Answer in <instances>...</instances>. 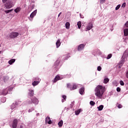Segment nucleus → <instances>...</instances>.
Returning <instances> with one entry per match:
<instances>
[{"instance_id":"1","label":"nucleus","mask_w":128,"mask_h":128,"mask_svg":"<svg viewBox=\"0 0 128 128\" xmlns=\"http://www.w3.org/2000/svg\"><path fill=\"white\" fill-rule=\"evenodd\" d=\"M104 92H106V87L98 85L95 89V96L98 98H102Z\"/></svg>"},{"instance_id":"2","label":"nucleus","mask_w":128,"mask_h":128,"mask_svg":"<svg viewBox=\"0 0 128 128\" xmlns=\"http://www.w3.org/2000/svg\"><path fill=\"white\" fill-rule=\"evenodd\" d=\"M20 34L18 32H12L9 34V36L10 38H18Z\"/></svg>"},{"instance_id":"3","label":"nucleus","mask_w":128,"mask_h":128,"mask_svg":"<svg viewBox=\"0 0 128 128\" xmlns=\"http://www.w3.org/2000/svg\"><path fill=\"white\" fill-rule=\"evenodd\" d=\"M5 8H12V2L10 0H8L5 4Z\"/></svg>"},{"instance_id":"4","label":"nucleus","mask_w":128,"mask_h":128,"mask_svg":"<svg viewBox=\"0 0 128 128\" xmlns=\"http://www.w3.org/2000/svg\"><path fill=\"white\" fill-rule=\"evenodd\" d=\"M32 101H29L28 104H38V100L36 98V97H34L31 98Z\"/></svg>"},{"instance_id":"5","label":"nucleus","mask_w":128,"mask_h":128,"mask_svg":"<svg viewBox=\"0 0 128 128\" xmlns=\"http://www.w3.org/2000/svg\"><path fill=\"white\" fill-rule=\"evenodd\" d=\"M12 90V88H6L2 92H1L0 94H4V96H6V95L8 94V90Z\"/></svg>"},{"instance_id":"6","label":"nucleus","mask_w":128,"mask_h":128,"mask_svg":"<svg viewBox=\"0 0 128 128\" xmlns=\"http://www.w3.org/2000/svg\"><path fill=\"white\" fill-rule=\"evenodd\" d=\"M12 128H18V120L16 118L14 119V120H13V122L12 124Z\"/></svg>"},{"instance_id":"7","label":"nucleus","mask_w":128,"mask_h":128,"mask_svg":"<svg viewBox=\"0 0 128 128\" xmlns=\"http://www.w3.org/2000/svg\"><path fill=\"white\" fill-rule=\"evenodd\" d=\"M84 44H80L78 48V52L82 50H84Z\"/></svg>"},{"instance_id":"8","label":"nucleus","mask_w":128,"mask_h":128,"mask_svg":"<svg viewBox=\"0 0 128 128\" xmlns=\"http://www.w3.org/2000/svg\"><path fill=\"white\" fill-rule=\"evenodd\" d=\"M37 12H38L37 10H35L30 14V18H31V20H32V18H34V16L36 14Z\"/></svg>"},{"instance_id":"9","label":"nucleus","mask_w":128,"mask_h":128,"mask_svg":"<svg viewBox=\"0 0 128 128\" xmlns=\"http://www.w3.org/2000/svg\"><path fill=\"white\" fill-rule=\"evenodd\" d=\"M46 122H48V124H52V120H50V116H47L46 118Z\"/></svg>"},{"instance_id":"10","label":"nucleus","mask_w":128,"mask_h":128,"mask_svg":"<svg viewBox=\"0 0 128 128\" xmlns=\"http://www.w3.org/2000/svg\"><path fill=\"white\" fill-rule=\"evenodd\" d=\"M28 94L30 98H32L34 96V90H29V92L28 93Z\"/></svg>"},{"instance_id":"11","label":"nucleus","mask_w":128,"mask_h":128,"mask_svg":"<svg viewBox=\"0 0 128 128\" xmlns=\"http://www.w3.org/2000/svg\"><path fill=\"white\" fill-rule=\"evenodd\" d=\"M92 28V22H90L87 26L86 30H90Z\"/></svg>"},{"instance_id":"12","label":"nucleus","mask_w":128,"mask_h":128,"mask_svg":"<svg viewBox=\"0 0 128 128\" xmlns=\"http://www.w3.org/2000/svg\"><path fill=\"white\" fill-rule=\"evenodd\" d=\"M60 80V76L58 75H57L54 78L53 82H56L58 80Z\"/></svg>"},{"instance_id":"13","label":"nucleus","mask_w":128,"mask_h":128,"mask_svg":"<svg viewBox=\"0 0 128 128\" xmlns=\"http://www.w3.org/2000/svg\"><path fill=\"white\" fill-rule=\"evenodd\" d=\"M79 92L80 94H84V87L81 88L79 90Z\"/></svg>"},{"instance_id":"14","label":"nucleus","mask_w":128,"mask_h":128,"mask_svg":"<svg viewBox=\"0 0 128 128\" xmlns=\"http://www.w3.org/2000/svg\"><path fill=\"white\" fill-rule=\"evenodd\" d=\"M81 112H82V109H78V110L75 111V114L76 116H78Z\"/></svg>"},{"instance_id":"15","label":"nucleus","mask_w":128,"mask_h":128,"mask_svg":"<svg viewBox=\"0 0 128 128\" xmlns=\"http://www.w3.org/2000/svg\"><path fill=\"white\" fill-rule=\"evenodd\" d=\"M124 36H128V28H126L125 30H124Z\"/></svg>"},{"instance_id":"16","label":"nucleus","mask_w":128,"mask_h":128,"mask_svg":"<svg viewBox=\"0 0 128 128\" xmlns=\"http://www.w3.org/2000/svg\"><path fill=\"white\" fill-rule=\"evenodd\" d=\"M62 124H64V121H62V120H60L58 122V126L60 128H62Z\"/></svg>"},{"instance_id":"17","label":"nucleus","mask_w":128,"mask_h":128,"mask_svg":"<svg viewBox=\"0 0 128 128\" xmlns=\"http://www.w3.org/2000/svg\"><path fill=\"white\" fill-rule=\"evenodd\" d=\"M14 62H16V59H11L8 62V63L9 64H12Z\"/></svg>"},{"instance_id":"18","label":"nucleus","mask_w":128,"mask_h":128,"mask_svg":"<svg viewBox=\"0 0 128 128\" xmlns=\"http://www.w3.org/2000/svg\"><path fill=\"white\" fill-rule=\"evenodd\" d=\"M38 84H40V81H34L32 83V85L34 86H38Z\"/></svg>"},{"instance_id":"19","label":"nucleus","mask_w":128,"mask_h":128,"mask_svg":"<svg viewBox=\"0 0 128 128\" xmlns=\"http://www.w3.org/2000/svg\"><path fill=\"white\" fill-rule=\"evenodd\" d=\"M56 48H59L60 46V40H58L56 42Z\"/></svg>"},{"instance_id":"20","label":"nucleus","mask_w":128,"mask_h":128,"mask_svg":"<svg viewBox=\"0 0 128 128\" xmlns=\"http://www.w3.org/2000/svg\"><path fill=\"white\" fill-rule=\"evenodd\" d=\"M70 26V22H66V28H67V30H69Z\"/></svg>"},{"instance_id":"21","label":"nucleus","mask_w":128,"mask_h":128,"mask_svg":"<svg viewBox=\"0 0 128 128\" xmlns=\"http://www.w3.org/2000/svg\"><path fill=\"white\" fill-rule=\"evenodd\" d=\"M21 10H22V8H20L18 7V8H16V9L14 10V12H15L18 13V12H20V11Z\"/></svg>"},{"instance_id":"22","label":"nucleus","mask_w":128,"mask_h":128,"mask_svg":"<svg viewBox=\"0 0 128 128\" xmlns=\"http://www.w3.org/2000/svg\"><path fill=\"white\" fill-rule=\"evenodd\" d=\"M60 60H56L54 64L55 66H58V64H60Z\"/></svg>"},{"instance_id":"23","label":"nucleus","mask_w":128,"mask_h":128,"mask_svg":"<svg viewBox=\"0 0 128 128\" xmlns=\"http://www.w3.org/2000/svg\"><path fill=\"white\" fill-rule=\"evenodd\" d=\"M110 82V79L108 78H106L104 79V84H107Z\"/></svg>"},{"instance_id":"24","label":"nucleus","mask_w":128,"mask_h":128,"mask_svg":"<svg viewBox=\"0 0 128 128\" xmlns=\"http://www.w3.org/2000/svg\"><path fill=\"white\" fill-rule=\"evenodd\" d=\"M98 110H102L104 108V105H100L98 107Z\"/></svg>"},{"instance_id":"25","label":"nucleus","mask_w":128,"mask_h":128,"mask_svg":"<svg viewBox=\"0 0 128 128\" xmlns=\"http://www.w3.org/2000/svg\"><path fill=\"white\" fill-rule=\"evenodd\" d=\"M77 25L78 26V28H80L82 27V22H78L77 24Z\"/></svg>"},{"instance_id":"26","label":"nucleus","mask_w":128,"mask_h":128,"mask_svg":"<svg viewBox=\"0 0 128 128\" xmlns=\"http://www.w3.org/2000/svg\"><path fill=\"white\" fill-rule=\"evenodd\" d=\"M116 106L117 108H122V105L121 104H118V103H117Z\"/></svg>"},{"instance_id":"27","label":"nucleus","mask_w":128,"mask_h":128,"mask_svg":"<svg viewBox=\"0 0 128 128\" xmlns=\"http://www.w3.org/2000/svg\"><path fill=\"white\" fill-rule=\"evenodd\" d=\"M76 88H77V86H76V85L74 84L72 89H70V90H76Z\"/></svg>"},{"instance_id":"28","label":"nucleus","mask_w":128,"mask_h":128,"mask_svg":"<svg viewBox=\"0 0 128 128\" xmlns=\"http://www.w3.org/2000/svg\"><path fill=\"white\" fill-rule=\"evenodd\" d=\"M124 60H122L120 62H119V66H122V65L124 64Z\"/></svg>"},{"instance_id":"29","label":"nucleus","mask_w":128,"mask_h":128,"mask_svg":"<svg viewBox=\"0 0 128 128\" xmlns=\"http://www.w3.org/2000/svg\"><path fill=\"white\" fill-rule=\"evenodd\" d=\"M90 106H94V104H96V103L94 101H90Z\"/></svg>"},{"instance_id":"30","label":"nucleus","mask_w":128,"mask_h":128,"mask_svg":"<svg viewBox=\"0 0 128 128\" xmlns=\"http://www.w3.org/2000/svg\"><path fill=\"white\" fill-rule=\"evenodd\" d=\"M112 54H109L108 56H107V60H110V58H112Z\"/></svg>"},{"instance_id":"31","label":"nucleus","mask_w":128,"mask_h":128,"mask_svg":"<svg viewBox=\"0 0 128 128\" xmlns=\"http://www.w3.org/2000/svg\"><path fill=\"white\" fill-rule=\"evenodd\" d=\"M120 8V4L118 5L116 8V10H118Z\"/></svg>"},{"instance_id":"32","label":"nucleus","mask_w":128,"mask_h":128,"mask_svg":"<svg viewBox=\"0 0 128 128\" xmlns=\"http://www.w3.org/2000/svg\"><path fill=\"white\" fill-rule=\"evenodd\" d=\"M16 108V104H12L11 106V108L12 110H14Z\"/></svg>"},{"instance_id":"33","label":"nucleus","mask_w":128,"mask_h":128,"mask_svg":"<svg viewBox=\"0 0 128 128\" xmlns=\"http://www.w3.org/2000/svg\"><path fill=\"white\" fill-rule=\"evenodd\" d=\"M124 56H128V49H127L124 52Z\"/></svg>"},{"instance_id":"34","label":"nucleus","mask_w":128,"mask_h":128,"mask_svg":"<svg viewBox=\"0 0 128 128\" xmlns=\"http://www.w3.org/2000/svg\"><path fill=\"white\" fill-rule=\"evenodd\" d=\"M97 70L98 72H100V70H102V67L100 66H98L97 68Z\"/></svg>"},{"instance_id":"35","label":"nucleus","mask_w":128,"mask_h":128,"mask_svg":"<svg viewBox=\"0 0 128 128\" xmlns=\"http://www.w3.org/2000/svg\"><path fill=\"white\" fill-rule=\"evenodd\" d=\"M120 84L121 86H124V82L122 80H120Z\"/></svg>"},{"instance_id":"36","label":"nucleus","mask_w":128,"mask_h":128,"mask_svg":"<svg viewBox=\"0 0 128 128\" xmlns=\"http://www.w3.org/2000/svg\"><path fill=\"white\" fill-rule=\"evenodd\" d=\"M105 2H106V0H100V3L101 4H104Z\"/></svg>"},{"instance_id":"37","label":"nucleus","mask_w":128,"mask_h":128,"mask_svg":"<svg viewBox=\"0 0 128 128\" xmlns=\"http://www.w3.org/2000/svg\"><path fill=\"white\" fill-rule=\"evenodd\" d=\"M12 12V10H6L4 11V12L6 14H8V12Z\"/></svg>"},{"instance_id":"38","label":"nucleus","mask_w":128,"mask_h":128,"mask_svg":"<svg viewBox=\"0 0 128 128\" xmlns=\"http://www.w3.org/2000/svg\"><path fill=\"white\" fill-rule=\"evenodd\" d=\"M62 98H64V100H66V95H63L62 96Z\"/></svg>"},{"instance_id":"39","label":"nucleus","mask_w":128,"mask_h":128,"mask_svg":"<svg viewBox=\"0 0 128 128\" xmlns=\"http://www.w3.org/2000/svg\"><path fill=\"white\" fill-rule=\"evenodd\" d=\"M126 2H124V3L122 4V8H126Z\"/></svg>"},{"instance_id":"40","label":"nucleus","mask_w":128,"mask_h":128,"mask_svg":"<svg viewBox=\"0 0 128 128\" xmlns=\"http://www.w3.org/2000/svg\"><path fill=\"white\" fill-rule=\"evenodd\" d=\"M116 92H120V87H118L116 88Z\"/></svg>"},{"instance_id":"41","label":"nucleus","mask_w":128,"mask_h":128,"mask_svg":"<svg viewBox=\"0 0 128 128\" xmlns=\"http://www.w3.org/2000/svg\"><path fill=\"white\" fill-rule=\"evenodd\" d=\"M2 2L3 4H5V2H8V0H2Z\"/></svg>"},{"instance_id":"42","label":"nucleus","mask_w":128,"mask_h":128,"mask_svg":"<svg viewBox=\"0 0 128 128\" xmlns=\"http://www.w3.org/2000/svg\"><path fill=\"white\" fill-rule=\"evenodd\" d=\"M70 84H67V88H70Z\"/></svg>"},{"instance_id":"43","label":"nucleus","mask_w":128,"mask_h":128,"mask_svg":"<svg viewBox=\"0 0 128 128\" xmlns=\"http://www.w3.org/2000/svg\"><path fill=\"white\" fill-rule=\"evenodd\" d=\"M60 14H62V12H60L58 15V18H60Z\"/></svg>"},{"instance_id":"44","label":"nucleus","mask_w":128,"mask_h":128,"mask_svg":"<svg viewBox=\"0 0 128 128\" xmlns=\"http://www.w3.org/2000/svg\"><path fill=\"white\" fill-rule=\"evenodd\" d=\"M66 100H64V99L62 100V102H64Z\"/></svg>"}]
</instances>
